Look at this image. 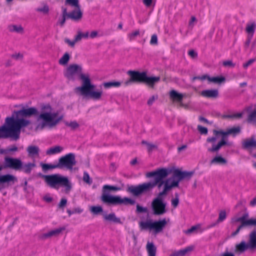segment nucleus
Instances as JSON below:
<instances>
[{"label":"nucleus","instance_id":"nucleus-41","mask_svg":"<svg viewBox=\"0 0 256 256\" xmlns=\"http://www.w3.org/2000/svg\"><path fill=\"white\" fill-rule=\"evenodd\" d=\"M90 210L91 212L94 214H98L103 211L101 206H92L90 208Z\"/></svg>","mask_w":256,"mask_h":256},{"label":"nucleus","instance_id":"nucleus-31","mask_svg":"<svg viewBox=\"0 0 256 256\" xmlns=\"http://www.w3.org/2000/svg\"><path fill=\"white\" fill-rule=\"evenodd\" d=\"M194 249V246H190L186 247L184 248L176 251V252L178 256H184L188 252L192 251Z\"/></svg>","mask_w":256,"mask_h":256},{"label":"nucleus","instance_id":"nucleus-26","mask_svg":"<svg viewBox=\"0 0 256 256\" xmlns=\"http://www.w3.org/2000/svg\"><path fill=\"white\" fill-rule=\"evenodd\" d=\"M63 150L64 148L62 146H56L48 149L46 151V154L47 155H53L60 153Z\"/></svg>","mask_w":256,"mask_h":256},{"label":"nucleus","instance_id":"nucleus-59","mask_svg":"<svg viewBox=\"0 0 256 256\" xmlns=\"http://www.w3.org/2000/svg\"><path fill=\"white\" fill-rule=\"evenodd\" d=\"M65 42L66 43L68 44L70 46L73 47L75 45L76 43L78 42V41H76V38L73 40L71 41L68 39H66Z\"/></svg>","mask_w":256,"mask_h":256},{"label":"nucleus","instance_id":"nucleus-48","mask_svg":"<svg viewBox=\"0 0 256 256\" xmlns=\"http://www.w3.org/2000/svg\"><path fill=\"white\" fill-rule=\"evenodd\" d=\"M66 125L71 128L72 130H74L79 126V124L76 121H72L70 122H66Z\"/></svg>","mask_w":256,"mask_h":256},{"label":"nucleus","instance_id":"nucleus-40","mask_svg":"<svg viewBox=\"0 0 256 256\" xmlns=\"http://www.w3.org/2000/svg\"><path fill=\"white\" fill-rule=\"evenodd\" d=\"M248 122H254L256 125V110L252 112L248 117Z\"/></svg>","mask_w":256,"mask_h":256},{"label":"nucleus","instance_id":"nucleus-46","mask_svg":"<svg viewBox=\"0 0 256 256\" xmlns=\"http://www.w3.org/2000/svg\"><path fill=\"white\" fill-rule=\"evenodd\" d=\"M171 204L172 206L174 208H176L178 206L179 204V197L178 194H176L174 198H172L171 200Z\"/></svg>","mask_w":256,"mask_h":256},{"label":"nucleus","instance_id":"nucleus-14","mask_svg":"<svg viewBox=\"0 0 256 256\" xmlns=\"http://www.w3.org/2000/svg\"><path fill=\"white\" fill-rule=\"evenodd\" d=\"M82 68L81 66L73 64L70 65L66 70L64 75L69 80H74L78 76H80L82 73Z\"/></svg>","mask_w":256,"mask_h":256},{"label":"nucleus","instance_id":"nucleus-51","mask_svg":"<svg viewBox=\"0 0 256 256\" xmlns=\"http://www.w3.org/2000/svg\"><path fill=\"white\" fill-rule=\"evenodd\" d=\"M66 204L67 200L65 198H62L60 200V201L58 204V208L63 210Z\"/></svg>","mask_w":256,"mask_h":256},{"label":"nucleus","instance_id":"nucleus-21","mask_svg":"<svg viewBox=\"0 0 256 256\" xmlns=\"http://www.w3.org/2000/svg\"><path fill=\"white\" fill-rule=\"evenodd\" d=\"M248 244L250 249L254 250L256 248V230H253L250 233Z\"/></svg>","mask_w":256,"mask_h":256},{"label":"nucleus","instance_id":"nucleus-52","mask_svg":"<svg viewBox=\"0 0 256 256\" xmlns=\"http://www.w3.org/2000/svg\"><path fill=\"white\" fill-rule=\"evenodd\" d=\"M222 64L224 66H228L234 68L236 64H234L232 60H224L222 62Z\"/></svg>","mask_w":256,"mask_h":256},{"label":"nucleus","instance_id":"nucleus-3","mask_svg":"<svg viewBox=\"0 0 256 256\" xmlns=\"http://www.w3.org/2000/svg\"><path fill=\"white\" fill-rule=\"evenodd\" d=\"M120 190L121 188L116 186L108 184L103 186L101 196L102 201L104 204L112 205H134L135 204V201L130 198L127 197L122 198L119 196H113L108 194L110 190L119 191Z\"/></svg>","mask_w":256,"mask_h":256},{"label":"nucleus","instance_id":"nucleus-57","mask_svg":"<svg viewBox=\"0 0 256 256\" xmlns=\"http://www.w3.org/2000/svg\"><path fill=\"white\" fill-rule=\"evenodd\" d=\"M18 150V148L16 145H12L9 146L7 149L6 151L9 152H15Z\"/></svg>","mask_w":256,"mask_h":256},{"label":"nucleus","instance_id":"nucleus-16","mask_svg":"<svg viewBox=\"0 0 256 256\" xmlns=\"http://www.w3.org/2000/svg\"><path fill=\"white\" fill-rule=\"evenodd\" d=\"M240 132V128L239 126H236V127H233L230 128L228 129L226 132H223L222 130H214V134L215 136H218L219 134H220L222 136H226L228 134H234L236 135V134H238Z\"/></svg>","mask_w":256,"mask_h":256},{"label":"nucleus","instance_id":"nucleus-6","mask_svg":"<svg viewBox=\"0 0 256 256\" xmlns=\"http://www.w3.org/2000/svg\"><path fill=\"white\" fill-rule=\"evenodd\" d=\"M22 161L19 158L6 157L4 158V166H0V171L5 168L20 170L22 167ZM17 182V178L12 174H6L0 176V184L6 183L12 184Z\"/></svg>","mask_w":256,"mask_h":256},{"label":"nucleus","instance_id":"nucleus-44","mask_svg":"<svg viewBox=\"0 0 256 256\" xmlns=\"http://www.w3.org/2000/svg\"><path fill=\"white\" fill-rule=\"evenodd\" d=\"M140 35V30H136L128 34V38L130 41H132L135 40L136 38Z\"/></svg>","mask_w":256,"mask_h":256},{"label":"nucleus","instance_id":"nucleus-54","mask_svg":"<svg viewBox=\"0 0 256 256\" xmlns=\"http://www.w3.org/2000/svg\"><path fill=\"white\" fill-rule=\"evenodd\" d=\"M150 44L152 45H155L158 44V37L156 34H153L150 40Z\"/></svg>","mask_w":256,"mask_h":256},{"label":"nucleus","instance_id":"nucleus-25","mask_svg":"<svg viewBox=\"0 0 256 256\" xmlns=\"http://www.w3.org/2000/svg\"><path fill=\"white\" fill-rule=\"evenodd\" d=\"M247 249H250L249 244H246L244 241H242L237 244L235 247L236 252L240 253L244 252Z\"/></svg>","mask_w":256,"mask_h":256},{"label":"nucleus","instance_id":"nucleus-28","mask_svg":"<svg viewBox=\"0 0 256 256\" xmlns=\"http://www.w3.org/2000/svg\"><path fill=\"white\" fill-rule=\"evenodd\" d=\"M170 98L174 101H177L178 102H182L183 98V95L182 94L177 92L174 90H172L170 93Z\"/></svg>","mask_w":256,"mask_h":256},{"label":"nucleus","instance_id":"nucleus-35","mask_svg":"<svg viewBox=\"0 0 256 256\" xmlns=\"http://www.w3.org/2000/svg\"><path fill=\"white\" fill-rule=\"evenodd\" d=\"M243 114V112H238L230 114H226L224 115L223 118L228 119H240L242 118Z\"/></svg>","mask_w":256,"mask_h":256},{"label":"nucleus","instance_id":"nucleus-1","mask_svg":"<svg viewBox=\"0 0 256 256\" xmlns=\"http://www.w3.org/2000/svg\"><path fill=\"white\" fill-rule=\"evenodd\" d=\"M169 174V172L166 168H157L155 170L150 172L146 174L147 178H154L152 182H144L138 186H128L127 192L134 196H138L142 194L152 190L154 187L157 186L158 190H160L162 186L165 188L168 180L164 179Z\"/></svg>","mask_w":256,"mask_h":256},{"label":"nucleus","instance_id":"nucleus-11","mask_svg":"<svg viewBox=\"0 0 256 256\" xmlns=\"http://www.w3.org/2000/svg\"><path fill=\"white\" fill-rule=\"evenodd\" d=\"M192 175V172H182L178 169L174 170L173 172V176L174 178H177L178 180H173L171 183H170L169 180H168V183L166 184L165 188L162 191V194L166 195L168 192L173 188L178 186L180 181L185 178H190Z\"/></svg>","mask_w":256,"mask_h":256},{"label":"nucleus","instance_id":"nucleus-27","mask_svg":"<svg viewBox=\"0 0 256 256\" xmlns=\"http://www.w3.org/2000/svg\"><path fill=\"white\" fill-rule=\"evenodd\" d=\"M66 229L65 227H62L58 228H56L44 234V236L45 238H50L52 236H56L58 235L62 231Z\"/></svg>","mask_w":256,"mask_h":256},{"label":"nucleus","instance_id":"nucleus-17","mask_svg":"<svg viewBox=\"0 0 256 256\" xmlns=\"http://www.w3.org/2000/svg\"><path fill=\"white\" fill-rule=\"evenodd\" d=\"M28 156L34 160L39 157L40 148L36 146H29L26 148Z\"/></svg>","mask_w":256,"mask_h":256},{"label":"nucleus","instance_id":"nucleus-58","mask_svg":"<svg viewBox=\"0 0 256 256\" xmlns=\"http://www.w3.org/2000/svg\"><path fill=\"white\" fill-rule=\"evenodd\" d=\"M256 61L255 58H252L243 64V67L244 68H246L252 64Z\"/></svg>","mask_w":256,"mask_h":256},{"label":"nucleus","instance_id":"nucleus-47","mask_svg":"<svg viewBox=\"0 0 256 256\" xmlns=\"http://www.w3.org/2000/svg\"><path fill=\"white\" fill-rule=\"evenodd\" d=\"M200 228V225H196L194 226H192L190 228L188 229L187 230H185L184 232L186 234H192V232H194L196 230L199 228Z\"/></svg>","mask_w":256,"mask_h":256},{"label":"nucleus","instance_id":"nucleus-9","mask_svg":"<svg viewBox=\"0 0 256 256\" xmlns=\"http://www.w3.org/2000/svg\"><path fill=\"white\" fill-rule=\"evenodd\" d=\"M166 224L167 220L164 218L155 221L152 220L140 221L138 223V226L141 230L152 231L154 234H157L162 232Z\"/></svg>","mask_w":256,"mask_h":256},{"label":"nucleus","instance_id":"nucleus-29","mask_svg":"<svg viewBox=\"0 0 256 256\" xmlns=\"http://www.w3.org/2000/svg\"><path fill=\"white\" fill-rule=\"evenodd\" d=\"M226 140L224 138H222V140L217 144H212V146L211 148H209L208 149V151L210 152H215L218 150L220 148L226 145Z\"/></svg>","mask_w":256,"mask_h":256},{"label":"nucleus","instance_id":"nucleus-34","mask_svg":"<svg viewBox=\"0 0 256 256\" xmlns=\"http://www.w3.org/2000/svg\"><path fill=\"white\" fill-rule=\"evenodd\" d=\"M121 85V83L119 82H104V86L106 88H109L112 87L118 88Z\"/></svg>","mask_w":256,"mask_h":256},{"label":"nucleus","instance_id":"nucleus-60","mask_svg":"<svg viewBox=\"0 0 256 256\" xmlns=\"http://www.w3.org/2000/svg\"><path fill=\"white\" fill-rule=\"evenodd\" d=\"M188 54L192 58H195L198 56V54L193 50H189Z\"/></svg>","mask_w":256,"mask_h":256},{"label":"nucleus","instance_id":"nucleus-63","mask_svg":"<svg viewBox=\"0 0 256 256\" xmlns=\"http://www.w3.org/2000/svg\"><path fill=\"white\" fill-rule=\"evenodd\" d=\"M98 32L96 30L92 31L90 34H89V36L91 38H94L98 36Z\"/></svg>","mask_w":256,"mask_h":256},{"label":"nucleus","instance_id":"nucleus-24","mask_svg":"<svg viewBox=\"0 0 256 256\" xmlns=\"http://www.w3.org/2000/svg\"><path fill=\"white\" fill-rule=\"evenodd\" d=\"M146 250L148 256H156V248L153 242H148L146 245Z\"/></svg>","mask_w":256,"mask_h":256},{"label":"nucleus","instance_id":"nucleus-10","mask_svg":"<svg viewBox=\"0 0 256 256\" xmlns=\"http://www.w3.org/2000/svg\"><path fill=\"white\" fill-rule=\"evenodd\" d=\"M38 114L39 112L36 108L30 107L28 108H22L19 110H15L10 118H12L15 120H23L26 122V125L22 126L20 128V134L21 128L28 126L30 124V120L25 119L24 118L30 117L32 116H38Z\"/></svg>","mask_w":256,"mask_h":256},{"label":"nucleus","instance_id":"nucleus-56","mask_svg":"<svg viewBox=\"0 0 256 256\" xmlns=\"http://www.w3.org/2000/svg\"><path fill=\"white\" fill-rule=\"evenodd\" d=\"M147 211V208H143L142 206H140L139 204H137L136 206V212H138L143 213L146 212Z\"/></svg>","mask_w":256,"mask_h":256},{"label":"nucleus","instance_id":"nucleus-36","mask_svg":"<svg viewBox=\"0 0 256 256\" xmlns=\"http://www.w3.org/2000/svg\"><path fill=\"white\" fill-rule=\"evenodd\" d=\"M70 56L68 52H66L59 60V64L61 65H66L69 61Z\"/></svg>","mask_w":256,"mask_h":256},{"label":"nucleus","instance_id":"nucleus-53","mask_svg":"<svg viewBox=\"0 0 256 256\" xmlns=\"http://www.w3.org/2000/svg\"><path fill=\"white\" fill-rule=\"evenodd\" d=\"M198 130L200 134H208V128L206 127L198 125Z\"/></svg>","mask_w":256,"mask_h":256},{"label":"nucleus","instance_id":"nucleus-22","mask_svg":"<svg viewBox=\"0 0 256 256\" xmlns=\"http://www.w3.org/2000/svg\"><path fill=\"white\" fill-rule=\"evenodd\" d=\"M201 95L207 98H216L218 96V92L217 90H202Z\"/></svg>","mask_w":256,"mask_h":256},{"label":"nucleus","instance_id":"nucleus-15","mask_svg":"<svg viewBox=\"0 0 256 256\" xmlns=\"http://www.w3.org/2000/svg\"><path fill=\"white\" fill-rule=\"evenodd\" d=\"M248 217V214H246L243 215L240 218H236L233 219V221L234 222H240L242 224V226L244 227L248 226H256V218H250L246 220Z\"/></svg>","mask_w":256,"mask_h":256},{"label":"nucleus","instance_id":"nucleus-5","mask_svg":"<svg viewBox=\"0 0 256 256\" xmlns=\"http://www.w3.org/2000/svg\"><path fill=\"white\" fill-rule=\"evenodd\" d=\"M52 108L49 104L44 105L42 106L41 113L38 115L37 120L41 121L38 126L37 128L42 130L45 128H51L55 126L62 119V118L56 119V114L51 112Z\"/></svg>","mask_w":256,"mask_h":256},{"label":"nucleus","instance_id":"nucleus-2","mask_svg":"<svg viewBox=\"0 0 256 256\" xmlns=\"http://www.w3.org/2000/svg\"><path fill=\"white\" fill-rule=\"evenodd\" d=\"M26 124L23 120H15L12 118H6L4 124L0 126V138L18 140L20 138V128Z\"/></svg>","mask_w":256,"mask_h":256},{"label":"nucleus","instance_id":"nucleus-39","mask_svg":"<svg viewBox=\"0 0 256 256\" xmlns=\"http://www.w3.org/2000/svg\"><path fill=\"white\" fill-rule=\"evenodd\" d=\"M9 30L10 32H14L18 33H22L23 28L21 26L12 25L9 26Z\"/></svg>","mask_w":256,"mask_h":256},{"label":"nucleus","instance_id":"nucleus-4","mask_svg":"<svg viewBox=\"0 0 256 256\" xmlns=\"http://www.w3.org/2000/svg\"><path fill=\"white\" fill-rule=\"evenodd\" d=\"M42 178L46 185L50 188L58 190L60 187H64L66 194H69L72 188V183L68 178L60 174L42 175Z\"/></svg>","mask_w":256,"mask_h":256},{"label":"nucleus","instance_id":"nucleus-49","mask_svg":"<svg viewBox=\"0 0 256 256\" xmlns=\"http://www.w3.org/2000/svg\"><path fill=\"white\" fill-rule=\"evenodd\" d=\"M142 144H144L146 145L148 150L149 152H150V151L152 150H153L156 148V145L148 143V142H146V141L143 140V141H142Z\"/></svg>","mask_w":256,"mask_h":256},{"label":"nucleus","instance_id":"nucleus-18","mask_svg":"<svg viewBox=\"0 0 256 256\" xmlns=\"http://www.w3.org/2000/svg\"><path fill=\"white\" fill-rule=\"evenodd\" d=\"M82 16V13L80 10V8H76L72 12L67 14V17L72 20L78 21L80 20Z\"/></svg>","mask_w":256,"mask_h":256},{"label":"nucleus","instance_id":"nucleus-55","mask_svg":"<svg viewBox=\"0 0 256 256\" xmlns=\"http://www.w3.org/2000/svg\"><path fill=\"white\" fill-rule=\"evenodd\" d=\"M67 16L66 10L64 9L62 12V18L60 20V24L61 26H62L66 22V16Z\"/></svg>","mask_w":256,"mask_h":256},{"label":"nucleus","instance_id":"nucleus-45","mask_svg":"<svg viewBox=\"0 0 256 256\" xmlns=\"http://www.w3.org/2000/svg\"><path fill=\"white\" fill-rule=\"evenodd\" d=\"M226 218V212L225 210H221L218 215V219L217 220V222H223Z\"/></svg>","mask_w":256,"mask_h":256},{"label":"nucleus","instance_id":"nucleus-42","mask_svg":"<svg viewBox=\"0 0 256 256\" xmlns=\"http://www.w3.org/2000/svg\"><path fill=\"white\" fill-rule=\"evenodd\" d=\"M209 82L214 83H221L225 81V78L224 76H216L209 78Z\"/></svg>","mask_w":256,"mask_h":256},{"label":"nucleus","instance_id":"nucleus-20","mask_svg":"<svg viewBox=\"0 0 256 256\" xmlns=\"http://www.w3.org/2000/svg\"><path fill=\"white\" fill-rule=\"evenodd\" d=\"M36 166V164L34 162H28L25 164H23L22 162V167L20 168V170L22 171L24 173L29 174L31 173L32 170Z\"/></svg>","mask_w":256,"mask_h":256},{"label":"nucleus","instance_id":"nucleus-32","mask_svg":"<svg viewBox=\"0 0 256 256\" xmlns=\"http://www.w3.org/2000/svg\"><path fill=\"white\" fill-rule=\"evenodd\" d=\"M89 36L88 32H82L80 30H78L77 32L76 35L75 36L76 41L80 42L82 38L88 39Z\"/></svg>","mask_w":256,"mask_h":256},{"label":"nucleus","instance_id":"nucleus-13","mask_svg":"<svg viewBox=\"0 0 256 256\" xmlns=\"http://www.w3.org/2000/svg\"><path fill=\"white\" fill-rule=\"evenodd\" d=\"M76 164L75 155L73 153H68L61 156L58 162V168H65L68 170H72Z\"/></svg>","mask_w":256,"mask_h":256},{"label":"nucleus","instance_id":"nucleus-43","mask_svg":"<svg viewBox=\"0 0 256 256\" xmlns=\"http://www.w3.org/2000/svg\"><path fill=\"white\" fill-rule=\"evenodd\" d=\"M65 4L74 6L75 8L80 7L78 0H66Z\"/></svg>","mask_w":256,"mask_h":256},{"label":"nucleus","instance_id":"nucleus-30","mask_svg":"<svg viewBox=\"0 0 256 256\" xmlns=\"http://www.w3.org/2000/svg\"><path fill=\"white\" fill-rule=\"evenodd\" d=\"M226 162V160L221 156H216L210 161L211 164H225Z\"/></svg>","mask_w":256,"mask_h":256},{"label":"nucleus","instance_id":"nucleus-12","mask_svg":"<svg viewBox=\"0 0 256 256\" xmlns=\"http://www.w3.org/2000/svg\"><path fill=\"white\" fill-rule=\"evenodd\" d=\"M160 192L156 198H154L151 204L154 214L157 216L162 215L166 212V204L163 202L164 196L165 194H162Z\"/></svg>","mask_w":256,"mask_h":256},{"label":"nucleus","instance_id":"nucleus-23","mask_svg":"<svg viewBox=\"0 0 256 256\" xmlns=\"http://www.w3.org/2000/svg\"><path fill=\"white\" fill-rule=\"evenodd\" d=\"M104 220L108 222H113L116 224H121L122 222L120 218L116 217L114 212L110 213L108 214H104L103 216Z\"/></svg>","mask_w":256,"mask_h":256},{"label":"nucleus","instance_id":"nucleus-50","mask_svg":"<svg viewBox=\"0 0 256 256\" xmlns=\"http://www.w3.org/2000/svg\"><path fill=\"white\" fill-rule=\"evenodd\" d=\"M83 180L88 184H91L92 180H90L88 174L84 172L83 176Z\"/></svg>","mask_w":256,"mask_h":256},{"label":"nucleus","instance_id":"nucleus-62","mask_svg":"<svg viewBox=\"0 0 256 256\" xmlns=\"http://www.w3.org/2000/svg\"><path fill=\"white\" fill-rule=\"evenodd\" d=\"M43 199L45 202H50L52 200V198L48 195L44 196Z\"/></svg>","mask_w":256,"mask_h":256},{"label":"nucleus","instance_id":"nucleus-61","mask_svg":"<svg viewBox=\"0 0 256 256\" xmlns=\"http://www.w3.org/2000/svg\"><path fill=\"white\" fill-rule=\"evenodd\" d=\"M244 228V226H242V224L240 223V224L238 226V228H237V229L236 230L235 232H234L232 233V236H236V234H238L240 230L242 228Z\"/></svg>","mask_w":256,"mask_h":256},{"label":"nucleus","instance_id":"nucleus-19","mask_svg":"<svg viewBox=\"0 0 256 256\" xmlns=\"http://www.w3.org/2000/svg\"><path fill=\"white\" fill-rule=\"evenodd\" d=\"M242 146L243 148L245 149L256 147V139H255L254 136H252L250 138L244 140Z\"/></svg>","mask_w":256,"mask_h":256},{"label":"nucleus","instance_id":"nucleus-38","mask_svg":"<svg viewBox=\"0 0 256 256\" xmlns=\"http://www.w3.org/2000/svg\"><path fill=\"white\" fill-rule=\"evenodd\" d=\"M36 11L43 14H46L48 13L49 12V8L48 6L46 4H42V7L38 8L36 9Z\"/></svg>","mask_w":256,"mask_h":256},{"label":"nucleus","instance_id":"nucleus-7","mask_svg":"<svg viewBox=\"0 0 256 256\" xmlns=\"http://www.w3.org/2000/svg\"><path fill=\"white\" fill-rule=\"evenodd\" d=\"M80 80L82 81V85L75 88V92L82 96H90L95 100H100L102 96V90L93 91L94 86L91 84L88 74H81Z\"/></svg>","mask_w":256,"mask_h":256},{"label":"nucleus","instance_id":"nucleus-64","mask_svg":"<svg viewBox=\"0 0 256 256\" xmlns=\"http://www.w3.org/2000/svg\"><path fill=\"white\" fill-rule=\"evenodd\" d=\"M143 3L146 7H149L152 4V0H143Z\"/></svg>","mask_w":256,"mask_h":256},{"label":"nucleus","instance_id":"nucleus-33","mask_svg":"<svg viewBox=\"0 0 256 256\" xmlns=\"http://www.w3.org/2000/svg\"><path fill=\"white\" fill-rule=\"evenodd\" d=\"M256 24L254 22H252L250 24H246V30L248 34H252V35H253L256 30Z\"/></svg>","mask_w":256,"mask_h":256},{"label":"nucleus","instance_id":"nucleus-37","mask_svg":"<svg viewBox=\"0 0 256 256\" xmlns=\"http://www.w3.org/2000/svg\"><path fill=\"white\" fill-rule=\"evenodd\" d=\"M42 167L44 170L58 168V163L56 164H42Z\"/></svg>","mask_w":256,"mask_h":256},{"label":"nucleus","instance_id":"nucleus-8","mask_svg":"<svg viewBox=\"0 0 256 256\" xmlns=\"http://www.w3.org/2000/svg\"><path fill=\"white\" fill-rule=\"evenodd\" d=\"M128 74L130 76V78L125 82L126 86H128L132 82L144 83L153 88L154 84L160 80L159 76L148 77L144 72L129 70Z\"/></svg>","mask_w":256,"mask_h":256}]
</instances>
